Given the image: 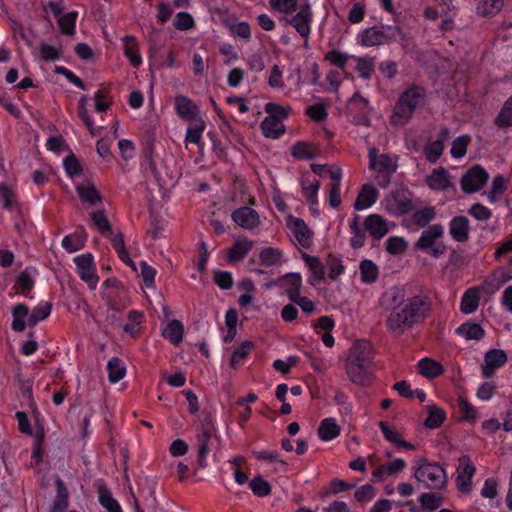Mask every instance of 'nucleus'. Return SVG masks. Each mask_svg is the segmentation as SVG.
<instances>
[{"label": "nucleus", "mask_w": 512, "mask_h": 512, "mask_svg": "<svg viewBox=\"0 0 512 512\" xmlns=\"http://www.w3.org/2000/svg\"><path fill=\"white\" fill-rule=\"evenodd\" d=\"M418 372L426 378H436L440 376L444 369L442 365L430 358H423L417 364Z\"/></svg>", "instance_id": "obj_35"}, {"label": "nucleus", "mask_w": 512, "mask_h": 512, "mask_svg": "<svg viewBox=\"0 0 512 512\" xmlns=\"http://www.w3.org/2000/svg\"><path fill=\"white\" fill-rule=\"evenodd\" d=\"M249 487L251 488L252 492L259 497H265L271 492L270 484L261 477H254L249 482Z\"/></svg>", "instance_id": "obj_63"}, {"label": "nucleus", "mask_w": 512, "mask_h": 512, "mask_svg": "<svg viewBox=\"0 0 512 512\" xmlns=\"http://www.w3.org/2000/svg\"><path fill=\"white\" fill-rule=\"evenodd\" d=\"M412 471L413 477L424 489L441 490L447 485L446 471L436 462L419 458L415 461Z\"/></svg>", "instance_id": "obj_3"}, {"label": "nucleus", "mask_w": 512, "mask_h": 512, "mask_svg": "<svg viewBox=\"0 0 512 512\" xmlns=\"http://www.w3.org/2000/svg\"><path fill=\"white\" fill-rule=\"evenodd\" d=\"M399 98L407 107L415 112V110L424 103L426 91L420 86H412L402 92Z\"/></svg>", "instance_id": "obj_27"}, {"label": "nucleus", "mask_w": 512, "mask_h": 512, "mask_svg": "<svg viewBox=\"0 0 512 512\" xmlns=\"http://www.w3.org/2000/svg\"><path fill=\"white\" fill-rule=\"evenodd\" d=\"M253 348V343L251 341L243 342L233 353L231 356L230 364L234 369H238L242 366L250 354Z\"/></svg>", "instance_id": "obj_50"}, {"label": "nucleus", "mask_w": 512, "mask_h": 512, "mask_svg": "<svg viewBox=\"0 0 512 512\" xmlns=\"http://www.w3.org/2000/svg\"><path fill=\"white\" fill-rule=\"evenodd\" d=\"M446 419L445 411L436 405L428 406V417L425 420V426L430 429L438 428Z\"/></svg>", "instance_id": "obj_49"}, {"label": "nucleus", "mask_w": 512, "mask_h": 512, "mask_svg": "<svg viewBox=\"0 0 512 512\" xmlns=\"http://www.w3.org/2000/svg\"><path fill=\"white\" fill-rule=\"evenodd\" d=\"M414 111L407 107L399 98L391 115V123L395 126H404L411 119Z\"/></svg>", "instance_id": "obj_40"}, {"label": "nucleus", "mask_w": 512, "mask_h": 512, "mask_svg": "<svg viewBox=\"0 0 512 512\" xmlns=\"http://www.w3.org/2000/svg\"><path fill=\"white\" fill-rule=\"evenodd\" d=\"M52 305L47 301L39 302L30 312L28 326H34L46 319L51 313Z\"/></svg>", "instance_id": "obj_47"}, {"label": "nucleus", "mask_w": 512, "mask_h": 512, "mask_svg": "<svg viewBox=\"0 0 512 512\" xmlns=\"http://www.w3.org/2000/svg\"><path fill=\"white\" fill-rule=\"evenodd\" d=\"M30 317L29 308L22 303L14 305L12 308V323L11 328L15 332H22L28 326Z\"/></svg>", "instance_id": "obj_31"}, {"label": "nucleus", "mask_w": 512, "mask_h": 512, "mask_svg": "<svg viewBox=\"0 0 512 512\" xmlns=\"http://www.w3.org/2000/svg\"><path fill=\"white\" fill-rule=\"evenodd\" d=\"M253 455L257 460L269 464L274 472L285 473L288 469L287 462L276 451L262 450L254 452Z\"/></svg>", "instance_id": "obj_24"}, {"label": "nucleus", "mask_w": 512, "mask_h": 512, "mask_svg": "<svg viewBox=\"0 0 512 512\" xmlns=\"http://www.w3.org/2000/svg\"><path fill=\"white\" fill-rule=\"evenodd\" d=\"M507 361V356L504 351L499 349L490 350L485 354L484 366L482 368L483 375L486 378L491 377L495 370L503 366Z\"/></svg>", "instance_id": "obj_21"}, {"label": "nucleus", "mask_w": 512, "mask_h": 512, "mask_svg": "<svg viewBox=\"0 0 512 512\" xmlns=\"http://www.w3.org/2000/svg\"><path fill=\"white\" fill-rule=\"evenodd\" d=\"M360 279L365 284H372L379 277L378 266L369 259H364L359 264Z\"/></svg>", "instance_id": "obj_41"}, {"label": "nucleus", "mask_w": 512, "mask_h": 512, "mask_svg": "<svg viewBox=\"0 0 512 512\" xmlns=\"http://www.w3.org/2000/svg\"><path fill=\"white\" fill-rule=\"evenodd\" d=\"M57 495L53 502L51 512H63L68 506V491L61 479L56 480Z\"/></svg>", "instance_id": "obj_48"}, {"label": "nucleus", "mask_w": 512, "mask_h": 512, "mask_svg": "<svg viewBox=\"0 0 512 512\" xmlns=\"http://www.w3.org/2000/svg\"><path fill=\"white\" fill-rule=\"evenodd\" d=\"M124 53L134 67H138L142 63V58L138 53L135 38L126 36L123 39Z\"/></svg>", "instance_id": "obj_53"}, {"label": "nucleus", "mask_w": 512, "mask_h": 512, "mask_svg": "<svg viewBox=\"0 0 512 512\" xmlns=\"http://www.w3.org/2000/svg\"><path fill=\"white\" fill-rule=\"evenodd\" d=\"M456 333L466 340H480L484 336L483 328L477 323H464L456 329Z\"/></svg>", "instance_id": "obj_46"}, {"label": "nucleus", "mask_w": 512, "mask_h": 512, "mask_svg": "<svg viewBox=\"0 0 512 512\" xmlns=\"http://www.w3.org/2000/svg\"><path fill=\"white\" fill-rule=\"evenodd\" d=\"M99 502L108 512H122L118 501L106 489H100Z\"/></svg>", "instance_id": "obj_58"}, {"label": "nucleus", "mask_w": 512, "mask_h": 512, "mask_svg": "<svg viewBox=\"0 0 512 512\" xmlns=\"http://www.w3.org/2000/svg\"><path fill=\"white\" fill-rule=\"evenodd\" d=\"M380 307L388 312L385 324L396 337L425 320L431 310L429 296L424 293L409 296L402 285L388 287L379 298Z\"/></svg>", "instance_id": "obj_1"}, {"label": "nucleus", "mask_w": 512, "mask_h": 512, "mask_svg": "<svg viewBox=\"0 0 512 512\" xmlns=\"http://www.w3.org/2000/svg\"><path fill=\"white\" fill-rule=\"evenodd\" d=\"M450 236L457 242H465L469 238L470 225L465 216H456L449 223Z\"/></svg>", "instance_id": "obj_25"}, {"label": "nucleus", "mask_w": 512, "mask_h": 512, "mask_svg": "<svg viewBox=\"0 0 512 512\" xmlns=\"http://www.w3.org/2000/svg\"><path fill=\"white\" fill-rule=\"evenodd\" d=\"M77 16L78 13L76 11H72L58 18V26L63 34L68 36L75 34Z\"/></svg>", "instance_id": "obj_55"}, {"label": "nucleus", "mask_w": 512, "mask_h": 512, "mask_svg": "<svg viewBox=\"0 0 512 512\" xmlns=\"http://www.w3.org/2000/svg\"><path fill=\"white\" fill-rule=\"evenodd\" d=\"M93 225L104 235L111 232L110 223L102 210L93 211L90 214Z\"/></svg>", "instance_id": "obj_60"}, {"label": "nucleus", "mask_w": 512, "mask_h": 512, "mask_svg": "<svg viewBox=\"0 0 512 512\" xmlns=\"http://www.w3.org/2000/svg\"><path fill=\"white\" fill-rule=\"evenodd\" d=\"M435 218L436 209L433 206H425L413 213L412 222L419 228H424Z\"/></svg>", "instance_id": "obj_44"}, {"label": "nucleus", "mask_w": 512, "mask_h": 512, "mask_svg": "<svg viewBox=\"0 0 512 512\" xmlns=\"http://www.w3.org/2000/svg\"><path fill=\"white\" fill-rule=\"evenodd\" d=\"M489 175L481 166L469 169L461 178V188L465 193L479 191L487 182Z\"/></svg>", "instance_id": "obj_13"}, {"label": "nucleus", "mask_w": 512, "mask_h": 512, "mask_svg": "<svg viewBox=\"0 0 512 512\" xmlns=\"http://www.w3.org/2000/svg\"><path fill=\"white\" fill-rule=\"evenodd\" d=\"M364 227L375 240L382 239L390 230L387 220L379 214L368 215L364 221Z\"/></svg>", "instance_id": "obj_18"}, {"label": "nucleus", "mask_w": 512, "mask_h": 512, "mask_svg": "<svg viewBox=\"0 0 512 512\" xmlns=\"http://www.w3.org/2000/svg\"><path fill=\"white\" fill-rule=\"evenodd\" d=\"M162 336L173 345H179L184 337V326L178 320H171L162 331Z\"/></svg>", "instance_id": "obj_33"}, {"label": "nucleus", "mask_w": 512, "mask_h": 512, "mask_svg": "<svg viewBox=\"0 0 512 512\" xmlns=\"http://www.w3.org/2000/svg\"><path fill=\"white\" fill-rule=\"evenodd\" d=\"M259 259L265 266H280L284 262L283 252L278 248L267 247L260 251Z\"/></svg>", "instance_id": "obj_42"}, {"label": "nucleus", "mask_w": 512, "mask_h": 512, "mask_svg": "<svg viewBox=\"0 0 512 512\" xmlns=\"http://www.w3.org/2000/svg\"><path fill=\"white\" fill-rule=\"evenodd\" d=\"M384 439L395 445L397 449H405V450H415L416 446L410 442H407L403 439L402 434L392 425H389L387 422L381 421L378 424Z\"/></svg>", "instance_id": "obj_19"}, {"label": "nucleus", "mask_w": 512, "mask_h": 512, "mask_svg": "<svg viewBox=\"0 0 512 512\" xmlns=\"http://www.w3.org/2000/svg\"><path fill=\"white\" fill-rule=\"evenodd\" d=\"M328 271V278L331 280L336 279L344 273L345 267L340 257L336 255H328L325 259V272Z\"/></svg>", "instance_id": "obj_51"}, {"label": "nucleus", "mask_w": 512, "mask_h": 512, "mask_svg": "<svg viewBox=\"0 0 512 512\" xmlns=\"http://www.w3.org/2000/svg\"><path fill=\"white\" fill-rule=\"evenodd\" d=\"M301 257L304 260V262L310 272L308 282L311 285H315L316 283L322 281L326 275L325 261H322L317 256H311L307 253H302Z\"/></svg>", "instance_id": "obj_20"}, {"label": "nucleus", "mask_w": 512, "mask_h": 512, "mask_svg": "<svg viewBox=\"0 0 512 512\" xmlns=\"http://www.w3.org/2000/svg\"><path fill=\"white\" fill-rule=\"evenodd\" d=\"M458 408L461 418L467 421H476L479 418L477 409L464 397L458 398Z\"/></svg>", "instance_id": "obj_56"}, {"label": "nucleus", "mask_w": 512, "mask_h": 512, "mask_svg": "<svg viewBox=\"0 0 512 512\" xmlns=\"http://www.w3.org/2000/svg\"><path fill=\"white\" fill-rule=\"evenodd\" d=\"M399 33L398 27L395 26H374L358 35V43L364 47L378 46L395 40Z\"/></svg>", "instance_id": "obj_6"}, {"label": "nucleus", "mask_w": 512, "mask_h": 512, "mask_svg": "<svg viewBox=\"0 0 512 512\" xmlns=\"http://www.w3.org/2000/svg\"><path fill=\"white\" fill-rule=\"evenodd\" d=\"M87 235L84 230L66 235L62 239V247L69 253L82 249L86 243Z\"/></svg>", "instance_id": "obj_39"}, {"label": "nucleus", "mask_w": 512, "mask_h": 512, "mask_svg": "<svg viewBox=\"0 0 512 512\" xmlns=\"http://www.w3.org/2000/svg\"><path fill=\"white\" fill-rule=\"evenodd\" d=\"M444 235V227L441 224H433L422 231L415 242V249L424 251L434 258H439L446 252V245L440 241Z\"/></svg>", "instance_id": "obj_5"}, {"label": "nucleus", "mask_w": 512, "mask_h": 512, "mask_svg": "<svg viewBox=\"0 0 512 512\" xmlns=\"http://www.w3.org/2000/svg\"><path fill=\"white\" fill-rule=\"evenodd\" d=\"M426 183L431 190L444 191L452 183L449 172L444 167L434 169L426 178Z\"/></svg>", "instance_id": "obj_22"}, {"label": "nucleus", "mask_w": 512, "mask_h": 512, "mask_svg": "<svg viewBox=\"0 0 512 512\" xmlns=\"http://www.w3.org/2000/svg\"><path fill=\"white\" fill-rule=\"evenodd\" d=\"M408 242L399 236L389 237L386 241V250L391 255H399L406 251Z\"/></svg>", "instance_id": "obj_57"}, {"label": "nucleus", "mask_w": 512, "mask_h": 512, "mask_svg": "<svg viewBox=\"0 0 512 512\" xmlns=\"http://www.w3.org/2000/svg\"><path fill=\"white\" fill-rule=\"evenodd\" d=\"M444 151L442 140L429 141L424 146V155L428 162L436 163Z\"/></svg>", "instance_id": "obj_54"}, {"label": "nucleus", "mask_w": 512, "mask_h": 512, "mask_svg": "<svg viewBox=\"0 0 512 512\" xmlns=\"http://www.w3.org/2000/svg\"><path fill=\"white\" fill-rule=\"evenodd\" d=\"M383 205L385 211L394 216L405 215L413 207L410 193L405 189H397L391 192L383 200Z\"/></svg>", "instance_id": "obj_7"}, {"label": "nucleus", "mask_w": 512, "mask_h": 512, "mask_svg": "<svg viewBox=\"0 0 512 512\" xmlns=\"http://www.w3.org/2000/svg\"><path fill=\"white\" fill-rule=\"evenodd\" d=\"M507 182L504 176L497 175L493 178L491 188L487 193V199L490 203H495L506 191Z\"/></svg>", "instance_id": "obj_52"}, {"label": "nucleus", "mask_w": 512, "mask_h": 512, "mask_svg": "<svg viewBox=\"0 0 512 512\" xmlns=\"http://www.w3.org/2000/svg\"><path fill=\"white\" fill-rule=\"evenodd\" d=\"M175 105L178 114L187 119H193L199 114L196 104L185 96H177L175 98Z\"/></svg>", "instance_id": "obj_38"}, {"label": "nucleus", "mask_w": 512, "mask_h": 512, "mask_svg": "<svg viewBox=\"0 0 512 512\" xmlns=\"http://www.w3.org/2000/svg\"><path fill=\"white\" fill-rule=\"evenodd\" d=\"M108 380L110 383L115 384L124 378L126 375V367L121 359L112 357L107 364Z\"/></svg>", "instance_id": "obj_43"}, {"label": "nucleus", "mask_w": 512, "mask_h": 512, "mask_svg": "<svg viewBox=\"0 0 512 512\" xmlns=\"http://www.w3.org/2000/svg\"><path fill=\"white\" fill-rule=\"evenodd\" d=\"M378 191L371 184H364L353 204V207L357 211H362L370 208L377 200Z\"/></svg>", "instance_id": "obj_26"}, {"label": "nucleus", "mask_w": 512, "mask_h": 512, "mask_svg": "<svg viewBox=\"0 0 512 512\" xmlns=\"http://www.w3.org/2000/svg\"><path fill=\"white\" fill-rule=\"evenodd\" d=\"M286 226L298 245L303 248H309L313 244L314 233L303 219L288 215L286 217Z\"/></svg>", "instance_id": "obj_9"}, {"label": "nucleus", "mask_w": 512, "mask_h": 512, "mask_svg": "<svg viewBox=\"0 0 512 512\" xmlns=\"http://www.w3.org/2000/svg\"><path fill=\"white\" fill-rule=\"evenodd\" d=\"M324 58L331 64L339 67L340 69H344L346 67L348 60L350 58H355V56H349L348 54L340 52L339 50H332L327 52Z\"/></svg>", "instance_id": "obj_61"}, {"label": "nucleus", "mask_w": 512, "mask_h": 512, "mask_svg": "<svg viewBox=\"0 0 512 512\" xmlns=\"http://www.w3.org/2000/svg\"><path fill=\"white\" fill-rule=\"evenodd\" d=\"M76 191L81 200L85 203L96 205L97 203L101 202L98 191L96 190L95 186L90 183L78 184L76 186Z\"/></svg>", "instance_id": "obj_45"}, {"label": "nucleus", "mask_w": 512, "mask_h": 512, "mask_svg": "<svg viewBox=\"0 0 512 512\" xmlns=\"http://www.w3.org/2000/svg\"><path fill=\"white\" fill-rule=\"evenodd\" d=\"M369 168L377 173L393 174L398 165L397 158L390 154H379L377 148L368 147Z\"/></svg>", "instance_id": "obj_10"}, {"label": "nucleus", "mask_w": 512, "mask_h": 512, "mask_svg": "<svg viewBox=\"0 0 512 512\" xmlns=\"http://www.w3.org/2000/svg\"><path fill=\"white\" fill-rule=\"evenodd\" d=\"M291 154L294 158L300 160H311L317 157L319 149L312 143L298 142L292 147Z\"/></svg>", "instance_id": "obj_36"}, {"label": "nucleus", "mask_w": 512, "mask_h": 512, "mask_svg": "<svg viewBox=\"0 0 512 512\" xmlns=\"http://www.w3.org/2000/svg\"><path fill=\"white\" fill-rule=\"evenodd\" d=\"M480 303V290L477 287H472L466 290L461 298L460 310L464 314H471L475 312Z\"/></svg>", "instance_id": "obj_32"}, {"label": "nucleus", "mask_w": 512, "mask_h": 512, "mask_svg": "<svg viewBox=\"0 0 512 512\" xmlns=\"http://www.w3.org/2000/svg\"><path fill=\"white\" fill-rule=\"evenodd\" d=\"M512 279V274L509 270L499 269L496 270L490 278H488L484 284L483 289L488 294H494L497 292L504 284L509 282Z\"/></svg>", "instance_id": "obj_28"}, {"label": "nucleus", "mask_w": 512, "mask_h": 512, "mask_svg": "<svg viewBox=\"0 0 512 512\" xmlns=\"http://www.w3.org/2000/svg\"><path fill=\"white\" fill-rule=\"evenodd\" d=\"M278 285L290 301L295 300L300 295L303 286L302 276L298 272L286 273L280 277Z\"/></svg>", "instance_id": "obj_17"}, {"label": "nucleus", "mask_w": 512, "mask_h": 512, "mask_svg": "<svg viewBox=\"0 0 512 512\" xmlns=\"http://www.w3.org/2000/svg\"><path fill=\"white\" fill-rule=\"evenodd\" d=\"M300 186L302 195L309 208L316 207L318 205V192L321 187L320 181L317 179L311 180L308 176H303L300 179Z\"/></svg>", "instance_id": "obj_23"}, {"label": "nucleus", "mask_w": 512, "mask_h": 512, "mask_svg": "<svg viewBox=\"0 0 512 512\" xmlns=\"http://www.w3.org/2000/svg\"><path fill=\"white\" fill-rule=\"evenodd\" d=\"M313 13L308 3L300 6L299 11L287 22L304 38H308L311 32Z\"/></svg>", "instance_id": "obj_15"}, {"label": "nucleus", "mask_w": 512, "mask_h": 512, "mask_svg": "<svg viewBox=\"0 0 512 512\" xmlns=\"http://www.w3.org/2000/svg\"><path fill=\"white\" fill-rule=\"evenodd\" d=\"M341 433V427L333 417L324 418L318 427V437L325 442L337 438Z\"/></svg>", "instance_id": "obj_30"}, {"label": "nucleus", "mask_w": 512, "mask_h": 512, "mask_svg": "<svg viewBox=\"0 0 512 512\" xmlns=\"http://www.w3.org/2000/svg\"><path fill=\"white\" fill-rule=\"evenodd\" d=\"M196 447L198 451V463L201 467L206 466V458L212 447L218 442V431L214 421L207 417L196 429Z\"/></svg>", "instance_id": "obj_4"}, {"label": "nucleus", "mask_w": 512, "mask_h": 512, "mask_svg": "<svg viewBox=\"0 0 512 512\" xmlns=\"http://www.w3.org/2000/svg\"><path fill=\"white\" fill-rule=\"evenodd\" d=\"M265 111L269 116L263 120L260 128H284L283 121L288 117L290 109L275 103H267Z\"/></svg>", "instance_id": "obj_16"}, {"label": "nucleus", "mask_w": 512, "mask_h": 512, "mask_svg": "<svg viewBox=\"0 0 512 512\" xmlns=\"http://www.w3.org/2000/svg\"><path fill=\"white\" fill-rule=\"evenodd\" d=\"M254 243L247 238L237 239L234 245L228 250V261L236 263L242 261L252 249Z\"/></svg>", "instance_id": "obj_29"}, {"label": "nucleus", "mask_w": 512, "mask_h": 512, "mask_svg": "<svg viewBox=\"0 0 512 512\" xmlns=\"http://www.w3.org/2000/svg\"><path fill=\"white\" fill-rule=\"evenodd\" d=\"M476 467L468 456H462L458 460L456 469V484L459 491L469 493L472 489V479L475 475Z\"/></svg>", "instance_id": "obj_12"}, {"label": "nucleus", "mask_w": 512, "mask_h": 512, "mask_svg": "<svg viewBox=\"0 0 512 512\" xmlns=\"http://www.w3.org/2000/svg\"><path fill=\"white\" fill-rule=\"evenodd\" d=\"M470 143V137L468 135H462L457 137L451 147V155L454 158H461L466 154L467 146Z\"/></svg>", "instance_id": "obj_62"}, {"label": "nucleus", "mask_w": 512, "mask_h": 512, "mask_svg": "<svg viewBox=\"0 0 512 512\" xmlns=\"http://www.w3.org/2000/svg\"><path fill=\"white\" fill-rule=\"evenodd\" d=\"M77 273L91 290L96 289L99 277L97 275L94 257L91 253H85L74 258Z\"/></svg>", "instance_id": "obj_8"}, {"label": "nucleus", "mask_w": 512, "mask_h": 512, "mask_svg": "<svg viewBox=\"0 0 512 512\" xmlns=\"http://www.w3.org/2000/svg\"><path fill=\"white\" fill-rule=\"evenodd\" d=\"M496 124L498 126H512V96L500 111L496 118Z\"/></svg>", "instance_id": "obj_64"}, {"label": "nucleus", "mask_w": 512, "mask_h": 512, "mask_svg": "<svg viewBox=\"0 0 512 512\" xmlns=\"http://www.w3.org/2000/svg\"><path fill=\"white\" fill-rule=\"evenodd\" d=\"M372 348L366 341H357L350 348L344 369L349 380L359 386H367L373 380Z\"/></svg>", "instance_id": "obj_2"}, {"label": "nucleus", "mask_w": 512, "mask_h": 512, "mask_svg": "<svg viewBox=\"0 0 512 512\" xmlns=\"http://www.w3.org/2000/svg\"><path fill=\"white\" fill-rule=\"evenodd\" d=\"M368 459L370 464L374 466L371 474L372 481L376 483L384 482L389 477L401 473L407 467L406 461L402 458H395L388 464H382L378 466L374 465L372 456H369Z\"/></svg>", "instance_id": "obj_11"}, {"label": "nucleus", "mask_w": 512, "mask_h": 512, "mask_svg": "<svg viewBox=\"0 0 512 512\" xmlns=\"http://www.w3.org/2000/svg\"><path fill=\"white\" fill-rule=\"evenodd\" d=\"M349 227L352 232V236L350 238V245L354 249H359L365 244V231L361 228L360 218L358 215H355L353 218L349 220Z\"/></svg>", "instance_id": "obj_37"}, {"label": "nucleus", "mask_w": 512, "mask_h": 512, "mask_svg": "<svg viewBox=\"0 0 512 512\" xmlns=\"http://www.w3.org/2000/svg\"><path fill=\"white\" fill-rule=\"evenodd\" d=\"M419 502L425 509L436 510L442 504V496L438 493L426 492L420 495Z\"/></svg>", "instance_id": "obj_59"}, {"label": "nucleus", "mask_w": 512, "mask_h": 512, "mask_svg": "<svg viewBox=\"0 0 512 512\" xmlns=\"http://www.w3.org/2000/svg\"><path fill=\"white\" fill-rule=\"evenodd\" d=\"M37 270L34 267H26L18 276L16 287L26 296L34 287Z\"/></svg>", "instance_id": "obj_34"}, {"label": "nucleus", "mask_w": 512, "mask_h": 512, "mask_svg": "<svg viewBox=\"0 0 512 512\" xmlns=\"http://www.w3.org/2000/svg\"><path fill=\"white\" fill-rule=\"evenodd\" d=\"M231 218L239 227L249 231L255 230L261 224L259 213L247 206L234 210Z\"/></svg>", "instance_id": "obj_14"}]
</instances>
